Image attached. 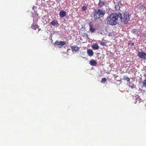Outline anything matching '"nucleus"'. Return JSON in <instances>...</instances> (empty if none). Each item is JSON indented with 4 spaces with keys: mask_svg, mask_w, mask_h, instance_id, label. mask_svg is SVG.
Wrapping results in <instances>:
<instances>
[{
    "mask_svg": "<svg viewBox=\"0 0 146 146\" xmlns=\"http://www.w3.org/2000/svg\"><path fill=\"white\" fill-rule=\"evenodd\" d=\"M118 20L119 21L122 20V14L121 13L118 14L116 13L111 14L108 16L106 19L108 23L111 25H116Z\"/></svg>",
    "mask_w": 146,
    "mask_h": 146,
    "instance_id": "obj_1",
    "label": "nucleus"
},
{
    "mask_svg": "<svg viewBox=\"0 0 146 146\" xmlns=\"http://www.w3.org/2000/svg\"><path fill=\"white\" fill-rule=\"evenodd\" d=\"M94 17L96 19L102 18L105 13V11L99 9H95L94 11Z\"/></svg>",
    "mask_w": 146,
    "mask_h": 146,
    "instance_id": "obj_2",
    "label": "nucleus"
},
{
    "mask_svg": "<svg viewBox=\"0 0 146 146\" xmlns=\"http://www.w3.org/2000/svg\"><path fill=\"white\" fill-rule=\"evenodd\" d=\"M129 15L127 13H125L124 14L123 16H122V20L120 21H123L125 24L128 23L129 21Z\"/></svg>",
    "mask_w": 146,
    "mask_h": 146,
    "instance_id": "obj_3",
    "label": "nucleus"
},
{
    "mask_svg": "<svg viewBox=\"0 0 146 146\" xmlns=\"http://www.w3.org/2000/svg\"><path fill=\"white\" fill-rule=\"evenodd\" d=\"M138 55L141 59L146 60V53L143 52H139L138 53Z\"/></svg>",
    "mask_w": 146,
    "mask_h": 146,
    "instance_id": "obj_4",
    "label": "nucleus"
},
{
    "mask_svg": "<svg viewBox=\"0 0 146 146\" xmlns=\"http://www.w3.org/2000/svg\"><path fill=\"white\" fill-rule=\"evenodd\" d=\"M71 48L72 52H75L79 51L80 49V48L76 45L72 46L71 47Z\"/></svg>",
    "mask_w": 146,
    "mask_h": 146,
    "instance_id": "obj_5",
    "label": "nucleus"
},
{
    "mask_svg": "<svg viewBox=\"0 0 146 146\" xmlns=\"http://www.w3.org/2000/svg\"><path fill=\"white\" fill-rule=\"evenodd\" d=\"M90 27L89 31L92 33H93L96 31V29L91 23H89Z\"/></svg>",
    "mask_w": 146,
    "mask_h": 146,
    "instance_id": "obj_6",
    "label": "nucleus"
},
{
    "mask_svg": "<svg viewBox=\"0 0 146 146\" xmlns=\"http://www.w3.org/2000/svg\"><path fill=\"white\" fill-rule=\"evenodd\" d=\"M55 44H57L58 45L64 46L65 44V42L64 41H59L58 40H56L55 43Z\"/></svg>",
    "mask_w": 146,
    "mask_h": 146,
    "instance_id": "obj_7",
    "label": "nucleus"
},
{
    "mask_svg": "<svg viewBox=\"0 0 146 146\" xmlns=\"http://www.w3.org/2000/svg\"><path fill=\"white\" fill-rule=\"evenodd\" d=\"M105 4V1H102V0H99V2L98 3V5L100 8H101L103 7Z\"/></svg>",
    "mask_w": 146,
    "mask_h": 146,
    "instance_id": "obj_8",
    "label": "nucleus"
},
{
    "mask_svg": "<svg viewBox=\"0 0 146 146\" xmlns=\"http://www.w3.org/2000/svg\"><path fill=\"white\" fill-rule=\"evenodd\" d=\"M66 15V12L63 10L60 11L59 13L60 17L62 18H63L65 17Z\"/></svg>",
    "mask_w": 146,
    "mask_h": 146,
    "instance_id": "obj_9",
    "label": "nucleus"
},
{
    "mask_svg": "<svg viewBox=\"0 0 146 146\" xmlns=\"http://www.w3.org/2000/svg\"><path fill=\"white\" fill-rule=\"evenodd\" d=\"M31 27L35 30H36L37 29H39L38 25H37V24H36L35 23H33L31 25Z\"/></svg>",
    "mask_w": 146,
    "mask_h": 146,
    "instance_id": "obj_10",
    "label": "nucleus"
},
{
    "mask_svg": "<svg viewBox=\"0 0 146 146\" xmlns=\"http://www.w3.org/2000/svg\"><path fill=\"white\" fill-rule=\"evenodd\" d=\"M87 52L88 55L90 57L92 56L93 55V52L92 50L91 49H88Z\"/></svg>",
    "mask_w": 146,
    "mask_h": 146,
    "instance_id": "obj_11",
    "label": "nucleus"
},
{
    "mask_svg": "<svg viewBox=\"0 0 146 146\" xmlns=\"http://www.w3.org/2000/svg\"><path fill=\"white\" fill-rule=\"evenodd\" d=\"M90 64L92 66H95L96 65L97 62L95 60L92 59L90 61Z\"/></svg>",
    "mask_w": 146,
    "mask_h": 146,
    "instance_id": "obj_12",
    "label": "nucleus"
},
{
    "mask_svg": "<svg viewBox=\"0 0 146 146\" xmlns=\"http://www.w3.org/2000/svg\"><path fill=\"white\" fill-rule=\"evenodd\" d=\"M50 24L53 25L55 26L58 25V21L56 20H53L50 23Z\"/></svg>",
    "mask_w": 146,
    "mask_h": 146,
    "instance_id": "obj_13",
    "label": "nucleus"
},
{
    "mask_svg": "<svg viewBox=\"0 0 146 146\" xmlns=\"http://www.w3.org/2000/svg\"><path fill=\"white\" fill-rule=\"evenodd\" d=\"M92 48L94 49L98 50L99 48V47L97 44H94L92 46Z\"/></svg>",
    "mask_w": 146,
    "mask_h": 146,
    "instance_id": "obj_14",
    "label": "nucleus"
},
{
    "mask_svg": "<svg viewBox=\"0 0 146 146\" xmlns=\"http://www.w3.org/2000/svg\"><path fill=\"white\" fill-rule=\"evenodd\" d=\"M120 8L119 3L118 2L115 3V10H118Z\"/></svg>",
    "mask_w": 146,
    "mask_h": 146,
    "instance_id": "obj_15",
    "label": "nucleus"
},
{
    "mask_svg": "<svg viewBox=\"0 0 146 146\" xmlns=\"http://www.w3.org/2000/svg\"><path fill=\"white\" fill-rule=\"evenodd\" d=\"M129 87L131 88L132 89H135V90L137 89L135 85L131 82H130L129 83Z\"/></svg>",
    "mask_w": 146,
    "mask_h": 146,
    "instance_id": "obj_16",
    "label": "nucleus"
},
{
    "mask_svg": "<svg viewBox=\"0 0 146 146\" xmlns=\"http://www.w3.org/2000/svg\"><path fill=\"white\" fill-rule=\"evenodd\" d=\"M142 84V88H146V79L143 80Z\"/></svg>",
    "mask_w": 146,
    "mask_h": 146,
    "instance_id": "obj_17",
    "label": "nucleus"
},
{
    "mask_svg": "<svg viewBox=\"0 0 146 146\" xmlns=\"http://www.w3.org/2000/svg\"><path fill=\"white\" fill-rule=\"evenodd\" d=\"M123 78L124 80H126L127 82L129 81L130 80V79L127 76H123Z\"/></svg>",
    "mask_w": 146,
    "mask_h": 146,
    "instance_id": "obj_18",
    "label": "nucleus"
},
{
    "mask_svg": "<svg viewBox=\"0 0 146 146\" xmlns=\"http://www.w3.org/2000/svg\"><path fill=\"white\" fill-rule=\"evenodd\" d=\"M106 79L105 78H104L102 79V80L101 81V83H103L104 82H106Z\"/></svg>",
    "mask_w": 146,
    "mask_h": 146,
    "instance_id": "obj_19",
    "label": "nucleus"
},
{
    "mask_svg": "<svg viewBox=\"0 0 146 146\" xmlns=\"http://www.w3.org/2000/svg\"><path fill=\"white\" fill-rule=\"evenodd\" d=\"M106 43L104 42H101L100 43V44L101 45L104 46L106 45Z\"/></svg>",
    "mask_w": 146,
    "mask_h": 146,
    "instance_id": "obj_20",
    "label": "nucleus"
},
{
    "mask_svg": "<svg viewBox=\"0 0 146 146\" xmlns=\"http://www.w3.org/2000/svg\"><path fill=\"white\" fill-rule=\"evenodd\" d=\"M86 7L85 6H83L82 7V10L84 11H85L87 9Z\"/></svg>",
    "mask_w": 146,
    "mask_h": 146,
    "instance_id": "obj_21",
    "label": "nucleus"
},
{
    "mask_svg": "<svg viewBox=\"0 0 146 146\" xmlns=\"http://www.w3.org/2000/svg\"><path fill=\"white\" fill-rule=\"evenodd\" d=\"M34 13L35 14V15L36 17H38V14L37 13V12L36 11H35Z\"/></svg>",
    "mask_w": 146,
    "mask_h": 146,
    "instance_id": "obj_22",
    "label": "nucleus"
},
{
    "mask_svg": "<svg viewBox=\"0 0 146 146\" xmlns=\"http://www.w3.org/2000/svg\"><path fill=\"white\" fill-rule=\"evenodd\" d=\"M84 35H86V37H87V38H88V36H88V35L87 34V33H86V34H84Z\"/></svg>",
    "mask_w": 146,
    "mask_h": 146,
    "instance_id": "obj_23",
    "label": "nucleus"
},
{
    "mask_svg": "<svg viewBox=\"0 0 146 146\" xmlns=\"http://www.w3.org/2000/svg\"><path fill=\"white\" fill-rule=\"evenodd\" d=\"M132 44H134V43H133Z\"/></svg>",
    "mask_w": 146,
    "mask_h": 146,
    "instance_id": "obj_24",
    "label": "nucleus"
},
{
    "mask_svg": "<svg viewBox=\"0 0 146 146\" xmlns=\"http://www.w3.org/2000/svg\"><path fill=\"white\" fill-rule=\"evenodd\" d=\"M40 29L38 30V31H39V30Z\"/></svg>",
    "mask_w": 146,
    "mask_h": 146,
    "instance_id": "obj_25",
    "label": "nucleus"
}]
</instances>
